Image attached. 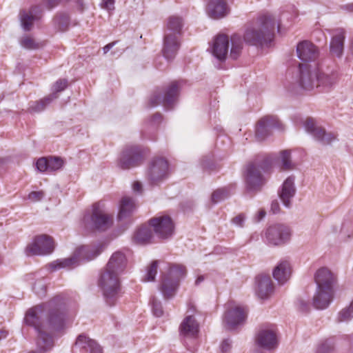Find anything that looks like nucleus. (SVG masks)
I'll return each instance as SVG.
<instances>
[{
	"label": "nucleus",
	"instance_id": "0e129e2a",
	"mask_svg": "<svg viewBox=\"0 0 353 353\" xmlns=\"http://www.w3.org/2000/svg\"><path fill=\"white\" fill-rule=\"evenodd\" d=\"M59 3V0H47V7L48 9H52Z\"/></svg>",
	"mask_w": 353,
	"mask_h": 353
},
{
	"label": "nucleus",
	"instance_id": "2f4dec72",
	"mask_svg": "<svg viewBox=\"0 0 353 353\" xmlns=\"http://www.w3.org/2000/svg\"><path fill=\"white\" fill-rule=\"evenodd\" d=\"M208 7L210 17L214 19L222 18L227 14V4L223 0H211Z\"/></svg>",
	"mask_w": 353,
	"mask_h": 353
},
{
	"label": "nucleus",
	"instance_id": "20e7f679",
	"mask_svg": "<svg viewBox=\"0 0 353 353\" xmlns=\"http://www.w3.org/2000/svg\"><path fill=\"white\" fill-rule=\"evenodd\" d=\"M258 27L248 26L243 34L244 42L250 46H263L271 43L274 37L275 21L268 15L259 18Z\"/></svg>",
	"mask_w": 353,
	"mask_h": 353
},
{
	"label": "nucleus",
	"instance_id": "c756f323",
	"mask_svg": "<svg viewBox=\"0 0 353 353\" xmlns=\"http://www.w3.org/2000/svg\"><path fill=\"white\" fill-rule=\"evenodd\" d=\"M236 188L235 183H230L226 186L215 190L211 195V202L213 204L221 203L231 196Z\"/></svg>",
	"mask_w": 353,
	"mask_h": 353
},
{
	"label": "nucleus",
	"instance_id": "ddd939ff",
	"mask_svg": "<svg viewBox=\"0 0 353 353\" xmlns=\"http://www.w3.org/2000/svg\"><path fill=\"white\" fill-rule=\"evenodd\" d=\"M54 249V244L51 236L47 234L37 236L32 242L26 248L28 256L46 255L51 254Z\"/></svg>",
	"mask_w": 353,
	"mask_h": 353
},
{
	"label": "nucleus",
	"instance_id": "c85d7f7f",
	"mask_svg": "<svg viewBox=\"0 0 353 353\" xmlns=\"http://www.w3.org/2000/svg\"><path fill=\"white\" fill-rule=\"evenodd\" d=\"M344 40L345 30L342 28L335 29L330 43V50L336 57H341L343 54Z\"/></svg>",
	"mask_w": 353,
	"mask_h": 353
},
{
	"label": "nucleus",
	"instance_id": "f03ea898",
	"mask_svg": "<svg viewBox=\"0 0 353 353\" xmlns=\"http://www.w3.org/2000/svg\"><path fill=\"white\" fill-rule=\"evenodd\" d=\"M40 307L41 317L39 319V326L41 330L46 334L49 331H59L64 327L65 314L63 312L64 301L61 296L54 297L49 303L37 305L30 309L26 314L32 310Z\"/></svg>",
	"mask_w": 353,
	"mask_h": 353
},
{
	"label": "nucleus",
	"instance_id": "e433bc0d",
	"mask_svg": "<svg viewBox=\"0 0 353 353\" xmlns=\"http://www.w3.org/2000/svg\"><path fill=\"white\" fill-rule=\"evenodd\" d=\"M151 230L146 226L138 228L134 234V240L141 244H146L150 242L152 239Z\"/></svg>",
	"mask_w": 353,
	"mask_h": 353
},
{
	"label": "nucleus",
	"instance_id": "69168bd1",
	"mask_svg": "<svg viewBox=\"0 0 353 353\" xmlns=\"http://www.w3.org/2000/svg\"><path fill=\"white\" fill-rule=\"evenodd\" d=\"M265 214H266V213H265V210H260L256 216V221L259 222V221L263 220L265 218Z\"/></svg>",
	"mask_w": 353,
	"mask_h": 353
},
{
	"label": "nucleus",
	"instance_id": "7ed1b4c3",
	"mask_svg": "<svg viewBox=\"0 0 353 353\" xmlns=\"http://www.w3.org/2000/svg\"><path fill=\"white\" fill-rule=\"evenodd\" d=\"M314 281L316 290L312 305L317 310L326 309L334 297L336 276L327 268H321L316 272Z\"/></svg>",
	"mask_w": 353,
	"mask_h": 353
},
{
	"label": "nucleus",
	"instance_id": "2eb2a0df",
	"mask_svg": "<svg viewBox=\"0 0 353 353\" xmlns=\"http://www.w3.org/2000/svg\"><path fill=\"white\" fill-rule=\"evenodd\" d=\"M272 129H282V123L276 116L266 115L258 122L255 137L258 141H263L271 135Z\"/></svg>",
	"mask_w": 353,
	"mask_h": 353
},
{
	"label": "nucleus",
	"instance_id": "4be33fe9",
	"mask_svg": "<svg viewBox=\"0 0 353 353\" xmlns=\"http://www.w3.org/2000/svg\"><path fill=\"white\" fill-rule=\"evenodd\" d=\"M296 51L299 60L305 63L314 61L319 56L317 47L307 41L299 42L296 46Z\"/></svg>",
	"mask_w": 353,
	"mask_h": 353
},
{
	"label": "nucleus",
	"instance_id": "09e8293b",
	"mask_svg": "<svg viewBox=\"0 0 353 353\" xmlns=\"http://www.w3.org/2000/svg\"><path fill=\"white\" fill-rule=\"evenodd\" d=\"M21 45L26 49H37L39 47V43H36L33 39L29 37H24L21 39Z\"/></svg>",
	"mask_w": 353,
	"mask_h": 353
},
{
	"label": "nucleus",
	"instance_id": "423d86ee",
	"mask_svg": "<svg viewBox=\"0 0 353 353\" xmlns=\"http://www.w3.org/2000/svg\"><path fill=\"white\" fill-rule=\"evenodd\" d=\"M186 274V268L181 264H169L168 272L161 276L159 291L165 299L172 298L179 283Z\"/></svg>",
	"mask_w": 353,
	"mask_h": 353
},
{
	"label": "nucleus",
	"instance_id": "9b49d317",
	"mask_svg": "<svg viewBox=\"0 0 353 353\" xmlns=\"http://www.w3.org/2000/svg\"><path fill=\"white\" fill-rule=\"evenodd\" d=\"M149 224L153 228L154 232L159 239H170L174 233V222L168 215L155 216L149 220Z\"/></svg>",
	"mask_w": 353,
	"mask_h": 353
},
{
	"label": "nucleus",
	"instance_id": "864d4df0",
	"mask_svg": "<svg viewBox=\"0 0 353 353\" xmlns=\"http://www.w3.org/2000/svg\"><path fill=\"white\" fill-rule=\"evenodd\" d=\"M45 196L43 191H32L28 195V199L32 202H37L41 201Z\"/></svg>",
	"mask_w": 353,
	"mask_h": 353
},
{
	"label": "nucleus",
	"instance_id": "4468645a",
	"mask_svg": "<svg viewBox=\"0 0 353 353\" xmlns=\"http://www.w3.org/2000/svg\"><path fill=\"white\" fill-rule=\"evenodd\" d=\"M102 203L97 202L92 205V215H90V228L99 232H105L113 225L112 218L105 214H102Z\"/></svg>",
	"mask_w": 353,
	"mask_h": 353
},
{
	"label": "nucleus",
	"instance_id": "a18cd8bd",
	"mask_svg": "<svg viewBox=\"0 0 353 353\" xmlns=\"http://www.w3.org/2000/svg\"><path fill=\"white\" fill-rule=\"evenodd\" d=\"M32 290L38 296H44L46 293V284L44 280L37 281L33 285Z\"/></svg>",
	"mask_w": 353,
	"mask_h": 353
},
{
	"label": "nucleus",
	"instance_id": "e2e57ef3",
	"mask_svg": "<svg viewBox=\"0 0 353 353\" xmlns=\"http://www.w3.org/2000/svg\"><path fill=\"white\" fill-rule=\"evenodd\" d=\"M117 43V41L111 42L103 48V54H107Z\"/></svg>",
	"mask_w": 353,
	"mask_h": 353
},
{
	"label": "nucleus",
	"instance_id": "f704fd0d",
	"mask_svg": "<svg viewBox=\"0 0 353 353\" xmlns=\"http://www.w3.org/2000/svg\"><path fill=\"white\" fill-rule=\"evenodd\" d=\"M135 208L134 203L132 199L129 196H124L122 198L120 205L119 212L118 214V219L123 220L130 216V214L134 212Z\"/></svg>",
	"mask_w": 353,
	"mask_h": 353
},
{
	"label": "nucleus",
	"instance_id": "ea45409f",
	"mask_svg": "<svg viewBox=\"0 0 353 353\" xmlns=\"http://www.w3.org/2000/svg\"><path fill=\"white\" fill-rule=\"evenodd\" d=\"M281 166L285 170H292L296 168V164L291 160L290 152L288 150H283L281 152Z\"/></svg>",
	"mask_w": 353,
	"mask_h": 353
},
{
	"label": "nucleus",
	"instance_id": "c9c22d12",
	"mask_svg": "<svg viewBox=\"0 0 353 353\" xmlns=\"http://www.w3.org/2000/svg\"><path fill=\"white\" fill-rule=\"evenodd\" d=\"M231 48L230 57L233 60L237 59L243 48V41L241 36L239 34H234L230 37Z\"/></svg>",
	"mask_w": 353,
	"mask_h": 353
},
{
	"label": "nucleus",
	"instance_id": "9d476101",
	"mask_svg": "<svg viewBox=\"0 0 353 353\" xmlns=\"http://www.w3.org/2000/svg\"><path fill=\"white\" fill-rule=\"evenodd\" d=\"M268 245L277 246L286 243L290 238V230L285 225L274 224L269 226L263 236Z\"/></svg>",
	"mask_w": 353,
	"mask_h": 353
},
{
	"label": "nucleus",
	"instance_id": "a19ab883",
	"mask_svg": "<svg viewBox=\"0 0 353 353\" xmlns=\"http://www.w3.org/2000/svg\"><path fill=\"white\" fill-rule=\"evenodd\" d=\"M334 350L333 339H327L321 342L317 346L315 353H332Z\"/></svg>",
	"mask_w": 353,
	"mask_h": 353
},
{
	"label": "nucleus",
	"instance_id": "aec40b11",
	"mask_svg": "<svg viewBox=\"0 0 353 353\" xmlns=\"http://www.w3.org/2000/svg\"><path fill=\"white\" fill-rule=\"evenodd\" d=\"M245 319V313L243 309L239 306L227 310L223 317V321L230 331H232L237 326L243 324Z\"/></svg>",
	"mask_w": 353,
	"mask_h": 353
},
{
	"label": "nucleus",
	"instance_id": "b1692460",
	"mask_svg": "<svg viewBox=\"0 0 353 353\" xmlns=\"http://www.w3.org/2000/svg\"><path fill=\"white\" fill-rule=\"evenodd\" d=\"M228 48V37L225 34H219L214 39L212 54L218 61L223 63L226 60Z\"/></svg>",
	"mask_w": 353,
	"mask_h": 353
},
{
	"label": "nucleus",
	"instance_id": "dca6fc26",
	"mask_svg": "<svg viewBox=\"0 0 353 353\" xmlns=\"http://www.w3.org/2000/svg\"><path fill=\"white\" fill-rule=\"evenodd\" d=\"M169 174V164L163 157H156L152 159L148 168V175L153 183L165 179Z\"/></svg>",
	"mask_w": 353,
	"mask_h": 353
},
{
	"label": "nucleus",
	"instance_id": "473e14b6",
	"mask_svg": "<svg viewBox=\"0 0 353 353\" xmlns=\"http://www.w3.org/2000/svg\"><path fill=\"white\" fill-rule=\"evenodd\" d=\"M57 97L58 95H57L56 93H52L39 101H31L29 103L28 110L31 113H39L45 110Z\"/></svg>",
	"mask_w": 353,
	"mask_h": 353
},
{
	"label": "nucleus",
	"instance_id": "6ab92c4d",
	"mask_svg": "<svg viewBox=\"0 0 353 353\" xmlns=\"http://www.w3.org/2000/svg\"><path fill=\"white\" fill-rule=\"evenodd\" d=\"M180 46V37L164 34L161 51L163 57L168 61H172L176 57Z\"/></svg>",
	"mask_w": 353,
	"mask_h": 353
},
{
	"label": "nucleus",
	"instance_id": "c03bdc74",
	"mask_svg": "<svg viewBox=\"0 0 353 353\" xmlns=\"http://www.w3.org/2000/svg\"><path fill=\"white\" fill-rule=\"evenodd\" d=\"M158 265V261H153L150 263V266L148 267L145 275V278L144 279L145 281L147 282H151L154 281L155 280L156 276H157V268Z\"/></svg>",
	"mask_w": 353,
	"mask_h": 353
},
{
	"label": "nucleus",
	"instance_id": "412c9836",
	"mask_svg": "<svg viewBox=\"0 0 353 353\" xmlns=\"http://www.w3.org/2000/svg\"><path fill=\"white\" fill-rule=\"evenodd\" d=\"M295 177L294 176H288L282 183L278 190V194L283 205L286 208H290L292 205L291 200L295 196L296 188L294 185Z\"/></svg>",
	"mask_w": 353,
	"mask_h": 353
},
{
	"label": "nucleus",
	"instance_id": "603ef678",
	"mask_svg": "<svg viewBox=\"0 0 353 353\" xmlns=\"http://www.w3.org/2000/svg\"><path fill=\"white\" fill-rule=\"evenodd\" d=\"M296 309L303 313H307L310 310V305L307 301H305L302 298H298L296 301Z\"/></svg>",
	"mask_w": 353,
	"mask_h": 353
},
{
	"label": "nucleus",
	"instance_id": "49530a36",
	"mask_svg": "<svg viewBox=\"0 0 353 353\" xmlns=\"http://www.w3.org/2000/svg\"><path fill=\"white\" fill-rule=\"evenodd\" d=\"M152 306V311L156 317H161L163 314V310L162 304L160 301H157L154 297H152L150 301Z\"/></svg>",
	"mask_w": 353,
	"mask_h": 353
},
{
	"label": "nucleus",
	"instance_id": "1a4fd4ad",
	"mask_svg": "<svg viewBox=\"0 0 353 353\" xmlns=\"http://www.w3.org/2000/svg\"><path fill=\"white\" fill-rule=\"evenodd\" d=\"M143 150L136 145L124 148L117 160V166L122 170H128L139 165L143 159Z\"/></svg>",
	"mask_w": 353,
	"mask_h": 353
},
{
	"label": "nucleus",
	"instance_id": "5701e85b",
	"mask_svg": "<svg viewBox=\"0 0 353 353\" xmlns=\"http://www.w3.org/2000/svg\"><path fill=\"white\" fill-rule=\"evenodd\" d=\"M179 331L183 340L188 338L196 339L199 333V325L194 316L189 315L181 323Z\"/></svg>",
	"mask_w": 353,
	"mask_h": 353
},
{
	"label": "nucleus",
	"instance_id": "774afa93",
	"mask_svg": "<svg viewBox=\"0 0 353 353\" xmlns=\"http://www.w3.org/2000/svg\"><path fill=\"white\" fill-rule=\"evenodd\" d=\"M204 281V276L200 275L199 276L196 281H195V285H199L201 283H202Z\"/></svg>",
	"mask_w": 353,
	"mask_h": 353
},
{
	"label": "nucleus",
	"instance_id": "a878e982",
	"mask_svg": "<svg viewBox=\"0 0 353 353\" xmlns=\"http://www.w3.org/2000/svg\"><path fill=\"white\" fill-rule=\"evenodd\" d=\"M42 10L39 6L31 7L28 10H22L19 13L21 25L24 31H30L35 21L40 19Z\"/></svg>",
	"mask_w": 353,
	"mask_h": 353
},
{
	"label": "nucleus",
	"instance_id": "cd10ccee",
	"mask_svg": "<svg viewBox=\"0 0 353 353\" xmlns=\"http://www.w3.org/2000/svg\"><path fill=\"white\" fill-rule=\"evenodd\" d=\"M256 294L261 299H268L273 291L272 282L269 276L259 275L255 279Z\"/></svg>",
	"mask_w": 353,
	"mask_h": 353
},
{
	"label": "nucleus",
	"instance_id": "f257e3e1",
	"mask_svg": "<svg viewBox=\"0 0 353 353\" xmlns=\"http://www.w3.org/2000/svg\"><path fill=\"white\" fill-rule=\"evenodd\" d=\"M299 85L302 90L327 93L334 90L340 79L339 71L323 64L312 69L308 65H299Z\"/></svg>",
	"mask_w": 353,
	"mask_h": 353
},
{
	"label": "nucleus",
	"instance_id": "7c9ffc66",
	"mask_svg": "<svg viewBox=\"0 0 353 353\" xmlns=\"http://www.w3.org/2000/svg\"><path fill=\"white\" fill-rule=\"evenodd\" d=\"M163 119L162 115L157 112L154 114L151 117L148 118L144 122V130L141 131V135L143 139H148L149 140L154 141L155 138L148 134L147 130L155 131L157 130L159 125L161 123Z\"/></svg>",
	"mask_w": 353,
	"mask_h": 353
},
{
	"label": "nucleus",
	"instance_id": "5fc2aeb1",
	"mask_svg": "<svg viewBox=\"0 0 353 353\" xmlns=\"http://www.w3.org/2000/svg\"><path fill=\"white\" fill-rule=\"evenodd\" d=\"M90 353H103V347L95 341L90 339Z\"/></svg>",
	"mask_w": 353,
	"mask_h": 353
},
{
	"label": "nucleus",
	"instance_id": "4d7b16f0",
	"mask_svg": "<svg viewBox=\"0 0 353 353\" xmlns=\"http://www.w3.org/2000/svg\"><path fill=\"white\" fill-rule=\"evenodd\" d=\"M232 347V341L230 339H224L221 344V351L222 353H228Z\"/></svg>",
	"mask_w": 353,
	"mask_h": 353
},
{
	"label": "nucleus",
	"instance_id": "37998d69",
	"mask_svg": "<svg viewBox=\"0 0 353 353\" xmlns=\"http://www.w3.org/2000/svg\"><path fill=\"white\" fill-rule=\"evenodd\" d=\"M104 244L101 242H97L90 245V261L96 259L103 252Z\"/></svg>",
	"mask_w": 353,
	"mask_h": 353
},
{
	"label": "nucleus",
	"instance_id": "39448f33",
	"mask_svg": "<svg viewBox=\"0 0 353 353\" xmlns=\"http://www.w3.org/2000/svg\"><path fill=\"white\" fill-rule=\"evenodd\" d=\"M119 275L104 270L99 278L98 285L105 304L110 307L117 305L124 293Z\"/></svg>",
	"mask_w": 353,
	"mask_h": 353
},
{
	"label": "nucleus",
	"instance_id": "f3484780",
	"mask_svg": "<svg viewBox=\"0 0 353 353\" xmlns=\"http://www.w3.org/2000/svg\"><path fill=\"white\" fill-rule=\"evenodd\" d=\"M303 128L307 133L322 145H330L336 140V137L334 134L327 132L323 128L316 126L312 118L307 119L303 124Z\"/></svg>",
	"mask_w": 353,
	"mask_h": 353
},
{
	"label": "nucleus",
	"instance_id": "f8f14e48",
	"mask_svg": "<svg viewBox=\"0 0 353 353\" xmlns=\"http://www.w3.org/2000/svg\"><path fill=\"white\" fill-rule=\"evenodd\" d=\"M179 92L178 82L173 81L167 87L164 93H154L150 99V107L153 108L157 105H163L167 109L172 108L177 99Z\"/></svg>",
	"mask_w": 353,
	"mask_h": 353
},
{
	"label": "nucleus",
	"instance_id": "393cba45",
	"mask_svg": "<svg viewBox=\"0 0 353 353\" xmlns=\"http://www.w3.org/2000/svg\"><path fill=\"white\" fill-rule=\"evenodd\" d=\"M126 265L127 258L125 254L121 251H117L110 257L105 270L120 274L125 270Z\"/></svg>",
	"mask_w": 353,
	"mask_h": 353
},
{
	"label": "nucleus",
	"instance_id": "72a5a7b5",
	"mask_svg": "<svg viewBox=\"0 0 353 353\" xmlns=\"http://www.w3.org/2000/svg\"><path fill=\"white\" fill-rule=\"evenodd\" d=\"M183 26V21L181 17L171 16L168 19L166 30L164 34H170L171 35L180 37L182 34Z\"/></svg>",
	"mask_w": 353,
	"mask_h": 353
},
{
	"label": "nucleus",
	"instance_id": "4c0bfd02",
	"mask_svg": "<svg viewBox=\"0 0 353 353\" xmlns=\"http://www.w3.org/2000/svg\"><path fill=\"white\" fill-rule=\"evenodd\" d=\"M88 339L85 335L81 334L78 336L74 347V353H88Z\"/></svg>",
	"mask_w": 353,
	"mask_h": 353
},
{
	"label": "nucleus",
	"instance_id": "13d9d810",
	"mask_svg": "<svg viewBox=\"0 0 353 353\" xmlns=\"http://www.w3.org/2000/svg\"><path fill=\"white\" fill-rule=\"evenodd\" d=\"M244 221H245V215L242 213L239 214V215L235 216L232 220V223L234 225H235L238 227H240V228H242L243 226Z\"/></svg>",
	"mask_w": 353,
	"mask_h": 353
},
{
	"label": "nucleus",
	"instance_id": "680f3d73",
	"mask_svg": "<svg viewBox=\"0 0 353 353\" xmlns=\"http://www.w3.org/2000/svg\"><path fill=\"white\" fill-rule=\"evenodd\" d=\"M132 188H133L134 192L140 194V193H141V191H142V185L139 181H135L133 183Z\"/></svg>",
	"mask_w": 353,
	"mask_h": 353
},
{
	"label": "nucleus",
	"instance_id": "8fccbe9b",
	"mask_svg": "<svg viewBox=\"0 0 353 353\" xmlns=\"http://www.w3.org/2000/svg\"><path fill=\"white\" fill-rule=\"evenodd\" d=\"M68 85V81L65 79L57 80L52 86V93H57L64 90Z\"/></svg>",
	"mask_w": 353,
	"mask_h": 353
},
{
	"label": "nucleus",
	"instance_id": "6e6552de",
	"mask_svg": "<svg viewBox=\"0 0 353 353\" xmlns=\"http://www.w3.org/2000/svg\"><path fill=\"white\" fill-rule=\"evenodd\" d=\"M88 259V250L85 246H81L75 250L73 254L69 258L57 259L48 265L52 271H56L61 268L73 269L85 263Z\"/></svg>",
	"mask_w": 353,
	"mask_h": 353
},
{
	"label": "nucleus",
	"instance_id": "bb28decb",
	"mask_svg": "<svg viewBox=\"0 0 353 353\" xmlns=\"http://www.w3.org/2000/svg\"><path fill=\"white\" fill-rule=\"evenodd\" d=\"M292 268L287 259H281L272 271L273 278L281 285L285 284L290 278Z\"/></svg>",
	"mask_w": 353,
	"mask_h": 353
},
{
	"label": "nucleus",
	"instance_id": "0eeeda50",
	"mask_svg": "<svg viewBox=\"0 0 353 353\" xmlns=\"http://www.w3.org/2000/svg\"><path fill=\"white\" fill-rule=\"evenodd\" d=\"M245 188L248 193L255 194L261 190L265 183V179L259 167L253 163H248L243 172Z\"/></svg>",
	"mask_w": 353,
	"mask_h": 353
},
{
	"label": "nucleus",
	"instance_id": "79ce46f5",
	"mask_svg": "<svg viewBox=\"0 0 353 353\" xmlns=\"http://www.w3.org/2000/svg\"><path fill=\"white\" fill-rule=\"evenodd\" d=\"M48 172L57 171L64 165V161L59 157H48Z\"/></svg>",
	"mask_w": 353,
	"mask_h": 353
},
{
	"label": "nucleus",
	"instance_id": "052dcab7",
	"mask_svg": "<svg viewBox=\"0 0 353 353\" xmlns=\"http://www.w3.org/2000/svg\"><path fill=\"white\" fill-rule=\"evenodd\" d=\"M260 167L264 172L268 170L271 168V161L268 159H263Z\"/></svg>",
	"mask_w": 353,
	"mask_h": 353
},
{
	"label": "nucleus",
	"instance_id": "58836bf2",
	"mask_svg": "<svg viewBox=\"0 0 353 353\" xmlns=\"http://www.w3.org/2000/svg\"><path fill=\"white\" fill-rule=\"evenodd\" d=\"M353 318V299L350 304L341 310L337 316V322H347Z\"/></svg>",
	"mask_w": 353,
	"mask_h": 353
},
{
	"label": "nucleus",
	"instance_id": "6e6d98bb",
	"mask_svg": "<svg viewBox=\"0 0 353 353\" xmlns=\"http://www.w3.org/2000/svg\"><path fill=\"white\" fill-rule=\"evenodd\" d=\"M115 0H102L100 3L101 7L103 9L108 10L109 12H111L114 10Z\"/></svg>",
	"mask_w": 353,
	"mask_h": 353
},
{
	"label": "nucleus",
	"instance_id": "de8ad7c7",
	"mask_svg": "<svg viewBox=\"0 0 353 353\" xmlns=\"http://www.w3.org/2000/svg\"><path fill=\"white\" fill-rule=\"evenodd\" d=\"M201 165L205 170L212 171L215 168L213 155H209L202 158L201 160Z\"/></svg>",
	"mask_w": 353,
	"mask_h": 353
},
{
	"label": "nucleus",
	"instance_id": "3c124183",
	"mask_svg": "<svg viewBox=\"0 0 353 353\" xmlns=\"http://www.w3.org/2000/svg\"><path fill=\"white\" fill-rule=\"evenodd\" d=\"M37 169L41 172H48V157H41L36 162Z\"/></svg>",
	"mask_w": 353,
	"mask_h": 353
},
{
	"label": "nucleus",
	"instance_id": "a211bd4d",
	"mask_svg": "<svg viewBox=\"0 0 353 353\" xmlns=\"http://www.w3.org/2000/svg\"><path fill=\"white\" fill-rule=\"evenodd\" d=\"M255 343L259 348L270 351L278 345L277 336L272 329L261 328L256 334Z\"/></svg>",
	"mask_w": 353,
	"mask_h": 353
},
{
	"label": "nucleus",
	"instance_id": "338daca9",
	"mask_svg": "<svg viewBox=\"0 0 353 353\" xmlns=\"http://www.w3.org/2000/svg\"><path fill=\"white\" fill-rule=\"evenodd\" d=\"M123 52V49H120V50H118V49H115L114 50H113L111 54L114 56H117V57H119L121 55V54Z\"/></svg>",
	"mask_w": 353,
	"mask_h": 353
},
{
	"label": "nucleus",
	"instance_id": "bf43d9fd",
	"mask_svg": "<svg viewBox=\"0 0 353 353\" xmlns=\"http://www.w3.org/2000/svg\"><path fill=\"white\" fill-rule=\"evenodd\" d=\"M270 211L273 214H278L280 211V206L279 203L277 200H274L271 203L270 205Z\"/></svg>",
	"mask_w": 353,
	"mask_h": 353
}]
</instances>
